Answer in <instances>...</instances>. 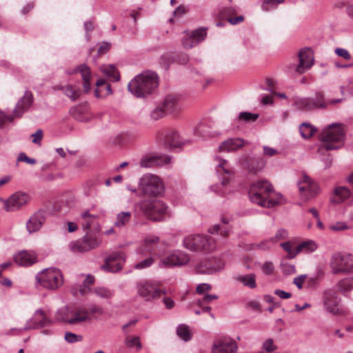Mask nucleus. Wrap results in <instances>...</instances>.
<instances>
[{"label": "nucleus", "instance_id": "f257e3e1", "mask_svg": "<svg viewBox=\"0 0 353 353\" xmlns=\"http://www.w3.org/2000/svg\"><path fill=\"white\" fill-rule=\"evenodd\" d=\"M248 194L252 203L268 208L279 204L282 199V195L274 192L272 184L267 180L254 182L250 188Z\"/></svg>", "mask_w": 353, "mask_h": 353}, {"label": "nucleus", "instance_id": "f03ea898", "mask_svg": "<svg viewBox=\"0 0 353 353\" xmlns=\"http://www.w3.org/2000/svg\"><path fill=\"white\" fill-rule=\"evenodd\" d=\"M159 84L157 74L154 71L145 70L129 82L128 89L136 97H146L155 92Z\"/></svg>", "mask_w": 353, "mask_h": 353}, {"label": "nucleus", "instance_id": "7ed1b4c3", "mask_svg": "<svg viewBox=\"0 0 353 353\" xmlns=\"http://www.w3.org/2000/svg\"><path fill=\"white\" fill-rule=\"evenodd\" d=\"M321 145L319 152L323 150H334L341 148L345 143V130L340 123H332L325 128L319 137Z\"/></svg>", "mask_w": 353, "mask_h": 353}, {"label": "nucleus", "instance_id": "20e7f679", "mask_svg": "<svg viewBox=\"0 0 353 353\" xmlns=\"http://www.w3.org/2000/svg\"><path fill=\"white\" fill-rule=\"evenodd\" d=\"M224 242L217 241L214 237L202 234H190L182 241L184 248L194 252L209 253L221 247Z\"/></svg>", "mask_w": 353, "mask_h": 353}, {"label": "nucleus", "instance_id": "39448f33", "mask_svg": "<svg viewBox=\"0 0 353 353\" xmlns=\"http://www.w3.org/2000/svg\"><path fill=\"white\" fill-rule=\"evenodd\" d=\"M34 285L37 290L56 291L63 284L61 271L54 267L43 269L34 276Z\"/></svg>", "mask_w": 353, "mask_h": 353}, {"label": "nucleus", "instance_id": "423d86ee", "mask_svg": "<svg viewBox=\"0 0 353 353\" xmlns=\"http://www.w3.org/2000/svg\"><path fill=\"white\" fill-rule=\"evenodd\" d=\"M143 214L152 221H163L170 216L169 207L159 199L145 200L139 203Z\"/></svg>", "mask_w": 353, "mask_h": 353}, {"label": "nucleus", "instance_id": "0eeeda50", "mask_svg": "<svg viewBox=\"0 0 353 353\" xmlns=\"http://www.w3.org/2000/svg\"><path fill=\"white\" fill-rule=\"evenodd\" d=\"M50 312V310L48 307L36 310L32 317L26 321L23 328L20 330L13 328L9 331V334L17 331L19 333L30 330H39L52 325L54 323V320L49 316Z\"/></svg>", "mask_w": 353, "mask_h": 353}, {"label": "nucleus", "instance_id": "6e6552de", "mask_svg": "<svg viewBox=\"0 0 353 353\" xmlns=\"http://www.w3.org/2000/svg\"><path fill=\"white\" fill-rule=\"evenodd\" d=\"M139 188L148 196H158L163 194L165 190L163 181L153 174H145L139 180Z\"/></svg>", "mask_w": 353, "mask_h": 353}, {"label": "nucleus", "instance_id": "1a4fd4ad", "mask_svg": "<svg viewBox=\"0 0 353 353\" xmlns=\"http://www.w3.org/2000/svg\"><path fill=\"white\" fill-rule=\"evenodd\" d=\"M330 266L334 274H353V254L336 252L331 257Z\"/></svg>", "mask_w": 353, "mask_h": 353}, {"label": "nucleus", "instance_id": "9d476101", "mask_svg": "<svg viewBox=\"0 0 353 353\" xmlns=\"http://www.w3.org/2000/svg\"><path fill=\"white\" fill-rule=\"evenodd\" d=\"M190 261L189 254L181 250H172L160 259V268H175L186 265Z\"/></svg>", "mask_w": 353, "mask_h": 353}, {"label": "nucleus", "instance_id": "9b49d317", "mask_svg": "<svg viewBox=\"0 0 353 353\" xmlns=\"http://www.w3.org/2000/svg\"><path fill=\"white\" fill-rule=\"evenodd\" d=\"M137 290L138 295L145 301H153L164 294L155 283L150 281H142L138 283Z\"/></svg>", "mask_w": 353, "mask_h": 353}, {"label": "nucleus", "instance_id": "f8f14e48", "mask_svg": "<svg viewBox=\"0 0 353 353\" xmlns=\"http://www.w3.org/2000/svg\"><path fill=\"white\" fill-rule=\"evenodd\" d=\"M207 36V29L198 28L192 31H185L181 37V43L184 48L190 49L203 41Z\"/></svg>", "mask_w": 353, "mask_h": 353}, {"label": "nucleus", "instance_id": "ddd939ff", "mask_svg": "<svg viewBox=\"0 0 353 353\" xmlns=\"http://www.w3.org/2000/svg\"><path fill=\"white\" fill-rule=\"evenodd\" d=\"M301 198L307 201L314 198L318 193L319 188L308 176L303 174L301 179L297 183Z\"/></svg>", "mask_w": 353, "mask_h": 353}, {"label": "nucleus", "instance_id": "4468645a", "mask_svg": "<svg viewBox=\"0 0 353 353\" xmlns=\"http://www.w3.org/2000/svg\"><path fill=\"white\" fill-rule=\"evenodd\" d=\"M1 201L4 204V209L7 212H14L20 210L27 205L30 201V196L22 192H17L12 194L8 199Z\"/></svg>", "mask_w": 353, "mask_h": 353}, {"label": "nucleus", "instance_id": "2eb2a0df", "mask_svg": "<svg viewBox=\"0 0 353 353\" xmlns=\"http://www.w3.org/2000/svg\"><path fill=\"white\" fill-rule=\"evenodd\" d=\"M294 105L301 110H310L316 108H325L323 97L321 94H316L314 98L295 97Z\"/></svg>", "mask_w": 353, "mask_h": 353}, {"label": "nucleus", "instance_id": "dca6fc26", "mask_svg": "<svg viewBox=\"0 0 353 353\" xmlns=\"http://www.w3.org/2000/svg\"><path fill=\"white\" fill-rule=\"evenodd\" d=\"M125 261V255L123 252H113L105 258V264L101 268L107 272H117L122 268Z\"/></svg>", "mask_w": 353, "mask_h": 353}, {"label": "nucleus", "instance_id": "f3484780", "mask_svg": "<svg viewBox=\"0 0 353 353\" xmlns=\"http://www.w3.org/2000/svg\"><path fill=\"white\" fill-rule=\"evenodd\" d=\"M238 346L236 341L230 337H223L214 341L212 353H235Z\"/></svg>", "mask_w": 353, "mask_h": 353}, {"label": "nucleus", "instance_id": "a211bd4d", "mask_svg": "<svg viewBox=\"0 0 353 353\" xmlns=\"http://www.w3.org/2000/svg\"><path fill=\"white\" fill-rule=\"evenodd\" d=\"M340 299L335 291L325 290L323 294V308L328 312L336 314L339 312Z\"/></svg>", "mask_w": 353, "mask_h": 353}, {"label": "nucleus", "instance_id": "6ab92c4d", "mask_svg": "<svg viewBox=\"0 0 353 353\" xmlns=\"http://www.w3.org/2000/svg\"><path fill=\"white\" fill-rule=\"evenodd\" d=\"M13 261L19 266L30 267L37 262V255L32 250H21L13 255Z\"/></svg>", "mask_w": 353, "mask_h": 353}, {"label": "nucleus", "instance_id": "aec40b11", "mask_svg": "<svg viewBox=\"0 0 353 353\" xmlns=\"http://www.w3.org/2000/svg\"><path fill=\"white\" fill-rule=\"evenodd\" d=\"M47 212L40 210L34 213L26 222V229L29 234L38 232L45 223Z\"/></svg>", "mask_w": 353, "mask_h": 353}, {"label": "nucleus", "instance_id": "412c9836", "mask_svg": "<svg viewBox=\"0 0 353 353\" xmlns=\"http://www.w3.org/2000/svg\"><path fill=\"white\" fill-rule=\"evenodd\" d=\"M299 63L296 66V72L301 74L310 69L314 64V56L309 48L303 49L299 52Z\"/></svg>", "mask_w": 353, "mask_h": 353}, {"label": "nucleus", "instance_id": "4be33fe9", "mask_svg": "<svg viewBox=\"0 0 353 353\" xmlns=\"http://www.w3.org/2000/svg\"><path fill=\"white\" fill-rule=\"evenodd\" d=\"M214 262H201L196 266V271L200 274H213L221 271L225 267L224 262L220 259H214Z\"/></svg>", "mask_w": 353, "mask_h": 353}, {"label": "nucleus", "instance_id": "5701e85b", "mask_svg": "<svg viewBox=\"0 0 353 353\" xmlns=\"http://www.w3.org/2000/svg\"><path fill=\"white\" fill-rule=\"evenodd\" d=\"M162 136L165 143L170 148H181L190 143V140L183 139L174 130H168Z\"/></svg>", "mask_w": 353, "mask_h": 353}, {"label": "nucleus", "instance_id": "b1692460", "mask_svg": "<svg viewBox=\"0 0 353 353\" xmlns=\"http://www.w3.org/2000/svg\"><path fill=\"white\" fill-rule=\"evenodd\" d=\"M348 201L349 206L353 205V193L351 190L345 186H339L334 189V196L330 199L332 203L340 204Z\"/></svg>", "mask_w": 353, "mask_h": 353}, {"label": "nucleus", "instance_id": "393cba45", "mask_svg": "<svg viewBox=\"0 0 353 353\" xmlns=\"http://www.w3.org/2000/svg\"><path fill=\"white\" fill-rule=\"evenodd\" d=\"M172 159L170 156H145L141 161L140 165L142 168H152L154 166H164L170 165Z\"/></svg>", "mask_w": 353, "mask_h": 353}, {"label": "nucleus", "instance_id": "a878e982", "mask_svg": "<svg viewBox=\"0 0 353 353\" xmlns=\"http://www.w3.org/2000/svg\"><path fill=\"white\" fill-rule=\"evenodd\" d=\"M214 161L216 166L217 174L219 176L223 174H225L223 178L220 177L221 185H225L230 180V176L232 174V169L228 162L220 157H216L214 158Z\"/></svg>", "mask_w": 353, "mask_h": 353}, {"label": "nucleus", "instance_id": "bb28decb", "mask_svg": "<svg viewBox=\"0 0 353 353\" xmlns=\"http://www.w3.org/2000/svg\"><path fill=\"white\" fill-rule=\"evenodd\" d=\"M160 242L159 236L156 235H148L144 239L143 243L137 250V252L141 254H154L156 248Z\"/></svg>", "mask_w": 353, "mask_h": 353}, {"label": "nucleus", "instance_id": "cd10ccee", "mask_svg": "<svg viewBox=\"0 0 353 353\" xmlns=\"http://www.w3.org/2000/svg\"><path fill=\"white\" fill-rule=\"evenodd\" d=\"M33 101V97L30 92L26 91L24 95L17 103L13 113L14 117H21L22 114L28 110Z\"/></svg>", "mask_w": 353, "mask_h": 353}, {"label": "nucleus", "instance_id": "c85d7f7f", "mask_svg": "<svg viewBox=\"0 0 353 353\" xmlns=\"http://www.w3.org/2000/svg\"><path fill=\"white\" fill-rule=\"evenodd\" d=\"M74 72L81 74L83 80V90L85 92H89L91 90L90 79L92 74L90 68L86 64H81L74 70Z\"/></svg>", "mask_w": 353, "mask_h": 353}, {"label": "nucleus", "instance_id": "c756f323", "mask_svg": "<svg viewBox=\"0 0 353 353\" xmlns=\"http://www.w3.org/2000/svg\"><path fill=\"white\" fill-rule=\"evenodd\" d=\"M90 319V312L85 307H79L74 310H72V315L69 324H79L87 321Z\"/></svg>", "mask_w": 353, "mask_h": 353}, {"label": "nucleus", "instance_id": "7c9ffc66", "mask_svg": "<svg viewBox=\"0 0 353 353\" xmlns=\"http://www.w3.org/2000/svg\"><path fill=\"white\" fill-rule=\"evenodd\" d=\"M166 114H173L180 110V105L177 97L173 95H168L165 97L162 103H160Z\"/></svg>", "mask_w": 353, "mask_h": 353}, {"label": "nucleus", "instance_id": "2f4dec72", "mask_svg": "<svg viewBox=\"0 0 353 353\" xmlns=\"http://www.w3.org/2000/svg\"><path fill=\"white\" fill-rule=\"evenodd\" d=\"M54 90H61L72 101H74L79 98L81 95V90L76 85H56L53 86Z\"/></svg>", "mask_w": 353, "mask_h": 353}, {"label": "nucleus", "instance_id": "473e14b6", "mask_svg": "<svg viewBox=\"0 0 353 353\" xmlns=\"http://www.w3.org/2000/svg\"><path fill=\"white\" fill-rule=\"evenodd\" d=\"M244 141L239 138L229 139L223 143L219 146V150L221 152H232L243 147Z\"/></svg>", "mask_w": 353, "mask_h": 353}, {"label": "nucleus", "instance_id": "72a5a7b5", "mask_svg": "<svg viewBox=\"0 0 353 353\" xmlns=\"http://www.w3.org/2000/svg\"><path fill=\"white\" fill-rule=\"evenodd\" d=\"M94 278L91 274L86 275L83 280L82 285L79 286V289H72L74 295L77 296L78 294L81 295H85L91 291L90 286L94 284Z\"/></svg>", "mask_w": 353, "mask_h": 353}, {"label": "nucleus", "instance_id": "f704fd0d", "mask_svg": "<svg viewBox=\"0 0 353 353\" xmlns=\"http://www.w3.org/2000/svg\"><path fill=\"white\" fill-rule=\"evenodd\" d=\"M97 88L94 90V95L97 98L109 95L112 93L110 84H107L105 79H99L96 82Z\"/></svg>", "mask_w": 353, "mask_h": 353}, {"label": "nucleus", "instance_id": "c9c22d12", "mask_svg": "<svg viewBox=\"0 0 353 353\" xmlns=\"http://www.w3.org/2000/svg\"><path fill=\"white\" fill-rule=\"evenodd\" d=\"M100 70L112 81H118L120 79L119 72L114 65H103Z\"/></svg>", "mask_w": 353, "mask_h": 353}, {"label": "nucleus", "instance_id": "e433bc0d", "mask_svg": "<svg viewBox=\"0 0 353 353\" xmlns=\"http://www.w3.org/2000/svg\"><path fill=\"white\" fill-rule=\"evenodd\" d=\"M97 217V215L90 214L88 210L82 212L81 214V224L83 229L85 230L90 229L96 223Z\"/></svg>", "mask_w": 353, "mask_h": 353}, {"label": "nucleus", "instance_id": "4c0bfd02", "mask_svg": "<svg viewBox=\"0 0 353 353\" xmlns=\"http://www.w3.org/2000/svg\"><path fill=\"white\" fill-rule=\"evenodd\" d=\"M72 315V309L68 307H64L58 309L56 311L54 321L64 322L69 324Z\"/></svg>", "mask_w": 353, "mask_h": 353}, {"label": "nucleus", "instance_id": "58836bf2", "mask_svg": "<svg viewBox=\"0 0 353 353\" xmlns=\"http://www.w3.org/2000/svg\"><path fill=\"white\" fill-rule=\"evenodd\" d=\"M236 281H239L244 286L248 287L251 289L256 287L255 275L253 274H248L245 275H238L234 277Z\"/></svg>", "mask_w": 353, "mask_h": 353}, {"label": "nucleus", "instance_id": "ea45409f", "mask_svg": "<svg viewBox=\"0 0 353 353\" xmlns=\"http://www.w3.org/2000/svg\"><path fill=\"white\" fill-rule=\"evenodd\" d=\"M92 292L97 297L103 299H110L114 295L113 290L104 286L96 287Z\"/></svg>", "mask_w": 353, "mask_h": 353}, {"label": "nucleus", "instance_id": "a19ab883", "mask_svg": "<svg viewBox=\"0 0 353 353\" xmlns=\"http://www.w3.org/2000/svg\"><path fill=\"white\" fill-rule=\"evenodd\" d=\"M317 129L310 123H303L299 126L301 136L305 139L312 137L316 133Z\"/></svg>", "mask_w": 353, "mask_h": 353}, {"label": "nucleus", "instance_id": "79ce46f5", "mask_svg": "<svg viewBox=\"0 0 353 353\" xmlns=\"http://www.w3.org/2000/svg\"><path fill=\"white\" fill-rule=\"evenodd\" d=\"M298 254L305 253L309 254L314 252L317 249L316 243L312 240H307L302 242L297 245Z\"/></svg>", "mask_w": 353, "mask_h": 353}, {"label": "nucleus", "instance_id": "37998d69", "mask_svg": "<svg viewBox=\"0 0 353 353\" xmlns=\"http://www.w3.org/2000/svg\"><path fill=\"white\" fill-rule=\"evenodd\" d=\"M352 228V226L349 225L346 221H335L328 225L329 230L333 232H341L346 230H349Z\"/></svg>", "mask_w": 353, "mask_h": 353}, {"label": "nucleus", "instance_id": "c03bdc74", "mask_svg": "<svg viewBox=\"0 0 353 353\" xmlns=\"http://www.w3.org/2000/svg\"><path fill=\"white\" fill-rule=\"evenodd\" d=\"M70 113L76 120L81 122H88L90 119L89 115L83 113V110L81 107H74L72 108L70 110Z\"/></svg>", "mask_w": 353, "mask_h": 353}, {"label": "nucleus", "instance_id": "a18cd8bd", "mask_svg": "<svg viewBox=\"0 0 353 353\" xmlns=\"http://www.w3.org/2000/svg\"><path fill=\"white\" fill-rule=\"evenodd\" d=\"M131 218L130 212H121L117 215L116 221L114 223L115 227L121 228L128 223Z\"/></svg>", "mask_w": 353, "mask_h": 353}, {"label": "nucleus", "instance_id": "49530a36", "mask_svg": "<svg viewBox=\"0 0 353 353\" xmlns=\"http://www.w3.org/2000/svg\"><path fill=\"white\" fill-rule=\"evenodd\" d=\"M337 288L341 292H346L353 288V276L343 279L337 283Z\"/></svg>", "mask_w": 353, "mask_h": 353}, {"label": "nucleus", "instance_id": "de8ad7c7", "mask_svg": "<svg viewBox=\"0 0 353 353\" xmlns=\"http://www.w3.org/2000/svg\"><path fill=\"white\" fill-rule=\"evenodd\" d=\"M69 248L74 252H85L89 251L83 239L70 242Z\"/></svg>", "mask_w": 353, "mask_h": 353}, {"label": "nucleus", "instance_id": "09e8293b", "mask_svg": "<svg viewBox=\"0 0 353 353\" xmlns=\"http://www.w3.org/2000/svg\"><path fill=\"white\" fill-rule=\"evenodd\" d=\"M176 333L179 337L185 341H188L191 339L190 331L185 325H179L176 329Z\"/></svg>", "mask_w": 353, "mask_h": 353}, {"label": "nucleus", "instance_id": "8fccbe9b", "mask_svg": "<svg viewBox=\"0 0 353 353\" xmlns=\"http://www.w3.org/2000/svg\"><path fill=\"white\" fill-rule=\"evenodd\" d=\"M125 344L129 348L136 347L137 351L142 348V344L139 336H127L125 339Z\"/></svg>", "mask_w": 353, "mask_h": 353}, {"label": "nucleus", "instance_id": "3c124183", "mask_svg": "<svg viewBox=\"0 0 353 353\" xmlns=\"http://www.w3.org/2000/svg\"><path fill=\"white\" fill-rule=\"evenodd\" d=\"M285 0H263L261 4L263 11L268 12L276 9L279 4L284 2Z\"/></svg>", "mask_w": 353, "mask_h": 353}, {"label": "nucleus", "instance_id": "603ef678", "mask_svg": "<svg viewBox=\"0 0 353 353\" xmlns=\"http://www.w3.org/2000/svg\"><path fill=\"white\" fill-rule=\"evenodd\" d=\"M163 107L159 103L150 112V118L152 120L157 121L166 115Z\"/></svg>", "mask_w": 353, "mask_h": 353}, {"label": "nucleus", "instance_id": "864d4df0", "mask_svg": "<svg viewBox=\"0 0 353 353\" xmlns=\"http://www.w3.org/2000/svg\"><path fill=\"white\" fill-rule=\"evenodd\" d=\"M83 239L87 246V249L89 250L97 248L99 245L98 239L95 236L88 234H86Z\"/></svg>", "mask_w": 353, "mask_h": 353}, {"label": "nucleus", "instance_id": "5fc2aeb1", "mask_svg": "<svg viewBox=\"0 0 353 353\" xmlns=\"http://www.w3.org/2000/svg\"><path fill=\"white\" fill-rule=\"evenodd\" d=\"M281 246L288 253V256L290 259H293L298 254L297 246L294 249L290 241L281 243Z\"/></svg>", "mask_w": 353, "mask_h": 353}, {"label": "nucleus", "instance_id": "6e6d98bb", "mask_svg": "<svg viewBox=\"0 0 353 353\" xmlns=\"http://www.w3.org/2000/svg\"><path fill=\"white\" fill-rule=\"evenodd\" d=\"M229 229L223 227L219 224H216L213 228L208 229V232L212 234L219 233L223 237H226L229 235Z\"/></svg>", "mask_w": 353, "mask_h": 353}, {"label": "nucleus", "instance_id": "4d7b16f0", "mask_svg": "<svg viewBox=\"0 0 353 353\" xmlns=\"http://www.w3.org/2000/svg\"><path fill=\"white\" fill-rule=\"evenodd\" d=\"M259 117L257 114H254L249 112H240L238 117L239 120L243 121L245 122L255 121Z\"/></svg>", "mask_w": 353, "mask_h": 353}, {"label": "nucleus", "instance_id": "13d9d810", "mask_svg": "<svg viewBox=\"0 0 353 353\" xmlns=\"http://www.w3.org/2000/svg\"><path fill=\"white\" fill-rule=\"evenodd\" d=\"M154 258L153 256H149L143 261L137 263L134 265V268L137 270H143L150 267L154 263Z\"/></svg>", "mask_w": 353, "mask_h": 353}, {"label": "nucleus", "instance_id": "bf43d9fd", "mask_svg": "<svg viewBox=\"0 0 353 353\" xmlns=\"http://www.w3.org/2000/svg\"><path fill=\"white\" fill-rule=\"evenodd\" d=\"M237 10L233 6H225L223 7L220 10V15L223 18H225L228 20L232 15L236 14Z\"/></svg>", "mask_w": 353, "mask_h": 353}, {"label": "nucleus", "instance_id": "052dcab7", "mask_svg": "<svg viewBox=\"0 0 353 353\" xmlns=\"http://www.w3.org/2000/svg\"><path fill=\"white\" fill-rule=\"evenodd\" d=\"M288 236V232L283 228H281L276 231L275 235L271 239L273 241L274 243L275 244L276 243H277L278 241H279L281 240L287 239Z\"/></svg>", "mask_w": 353, "mask_h": 353}, {"label": "nucleus", "instance_id": "680f3d73", "mask_svg": "<svg viewBox=\"0 0 353 353\" xmlns=\"http://www.w3.org/2000/svg\"><path fill=\"white\" fill-rule=\"evenodd\" d=\"M274 79H267V83H268V85L264 88V89L265 90H268V91H270V92H272L273 94L274 95H276L278 96L280 98H282V99H286L287 97L285 94L283 93H277L276 92H274L273 90V88L274 86Z\"/></svg>", "mask_w": 353, "mask_h": 353}, {"label": "nucleus", "instance_id": "e2e57ef3", "mask_svg": "<svg viewBox=\"0 0 353 353\" xmlns=\"http://www.w3.org/2000/svg\"><path fill=\"white\" fill-rule=\"evenodd\" d=\"M263 349L267 352H272L277 350V346L274 343L272 339H266L263 343Z\"/></svg>", "mask_w": 353, "mask_h": 353}, {"label": "nucleus", "instance_id": "0e129e2a", "mask_svg": "<svg viewBox=\"0 0 353 353\" xmlns=\"http://www.w3.org/2000/svg\"><path fill=\"white\" fill-rule=\"evenodd\" d=\"M83 337L81 335H78L74 333L68 332L65 334V340L70 343L82 341Z\"/></svg>", "mask_w": 353, "mask_h": 353}, {"label": "nucleus", "instance_id": "69168bd1", "mask_svg": "<svg viewBox=\"0 0 353 353\" xmlns=\"http://www.w3.org/2000/svg\"><path fill=\"white\" fill-rule=\"evenodd\" d=\"M274 244V243L273 241L270 238L269 239H265L264 241H262L259 243L255 244L254 246H255V248H256L258 249L263 250H268L270 248H272Z\"/></svg>", "mask_w": 353, "mask_h": 353}, {"label": "nucleus", "instance_id": "338daca9", "mask_svg": "<svg viewBox=\"0 0 353 353\" xmlns=\"http://www.w3.org/2000/svg\"><path fill=\"white\" fill-rule=\"evenodd\" d=\"M43 135V131L41 129H38L35 133L31 134L32 142L34 144L41 145Z\"/></svg>", "mask_w": 353, "mask_h": 353}, {"label": "nucleus", "instance_id": "774afa93", "mask_svg": "<svg viewBox=\"0 0 353 353\" xmlns=\"http://www.w3.org/2000/svg\"><path fill=\"white\" fill-rule=\"evenodd\" d=\"M263 153L265 156L271 157L279 154L280 152L278 150L275 148L264 145L263 147Z\"/></svg>", "mask_w": 353, "mask_h": 353}]
</instances>
